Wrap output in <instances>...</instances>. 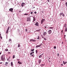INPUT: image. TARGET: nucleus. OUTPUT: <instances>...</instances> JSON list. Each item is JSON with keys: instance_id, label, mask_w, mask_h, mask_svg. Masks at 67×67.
I'll return each instance as SVG.
<instances>
[{"instance_id": "nucleus-29", "label": "nucleus", "mask_w": 67, "mask_h": 67, "mask_svg": "<svg viewBox=\"0 0 67 67\" xmlns=\"http://www.w3.org/2000/svg\"><path fill=\"white\" fill-rule=\"evenodd\" d=\"M36 54H37V50H36Z\"/></svg>"}, {"instance_id": "nucleus-5", "label": "nucleus", "mask_w": 67, "mask_h": 67, "mask_svg": "<svg viewBox=\"0 0 67 67\" xmlns=\"http://www.w3.org/2000/svg\"><path fill=\"white\" fill-rule=\"evenodd\" d=\"M62 15L63 16H65V15L64 14V13H60V16H61V15Z\"/></svg>"}, {"instance_id": "nucleus-21", "label": "nucleus", "mask_w": 67, "mask_h": 67, "mask_svg": "<svg viewBox=\"0 0 67 67\" xmlns=\"http://www.w3.org/2000/svg\"><path fill=\"white\" fill-rule=\"evenodd\" d=\"M65 32H67V27L65 28Z\"/></svg>"}, {"instance_id": "nucleus-28", "label": "nucleus", "mask_w": 67, "mask_h": 67, "mask_svg": "<svg viewBox=\"0 0 67 67\" xmlns=\"http://www.w3.org/2000/svg\"><path fill=\"white\" fill-rule=\"evenodd\" d=\"M24 15H29V14L25 13L24 14Z\"/></svg>"}, {"instance_id": "nucleus-27", "label": "nucleus", "mask_w": 67, "mask_h": 67, "mask_svg": "<svg viewBox=\"0 0 67 67\" xmlns=\"http://www.w3.org/2000/svg\"><path fill=\"white\" fill-rule=\"evenodd\" d=\"M49 29H53V27H49Z\"/></svg>"}, {"instance_id": "nucleus-14", "label": "nucleus", "mask_w": 67, "mask_h": 67, "mask_svg": "<svg viewBox=\"0 0 67 67\" xmlns=\"http://www.w3.org/2000/svg\"><path fill=\"white\" fill-rule=\"evenodd\" d=\"M25 3H23L21 4V6L23 7L24 6V4Z\"/></svg>"}, {"instance_id": "nucleus-35", "label": "nucleus", "mask_w": 67, "mask_h": 67, "mask_svg": "<svg viewBox=\"0 0 67 67\" xmlns=\"http://www.w3.org/2000/svg\"><path fill=\"white\" fill-rule=\"evenodd\" d=\"M36 31H37V32H40V30H36Z\"/></svg>"}, {"instance_id": "nucleus-20", "label": "nucleus", "mask_w": 67, "mask_h": 67, "mask_svg": "<svg viewBox=\"0 0 67 67\" xmlns=\"http://www.w3.org/2000/svg\"><path fill=\"white\" fill-rule=\"evenodd\" d=\"M48 60L49 61V63H51V60L48 59Z\"/></svg>"}, {"instance_id": "nucleus-12", "label": "nucleus", "mask_w": 67, "mask_h": 67, "mask_svg": "<svg viewBox=\"0 0 67 67\" xmlns=\"http://www.w3.org/2000/svg\"><path fill=\"white\" fill-rule=\"evenodd\" d=\"M18 64H19L20 65H21L22 64V62L20 61H19L18 62Z\"/></svg>"}, {"instance_id": "nucleus-51", "label": "nucleus", "mask_w": 67, "mask_h": 67, "mask_svg": "<svg viewBox=\"0 0 67 67\" xmlns=\"http://www.w3.org/2000/svg\"><path fill=\"white\" fill-rule=\"evenodd\" d=\"M32 53H34V52H32Z\"/></svg>"}, {"instance_id": "nucleus-31", "label": "nucleus", "mask_w": 67, "mask_h": 67, "mask_svg": "<svg viewBox=\"0 0 67 67\" xmlns=\"http://www.w3.org/2000/svg\"><path fill=\"white\" fill-rule=\"evenodd\" d=\"M54 49H56V47L55 46H54Z\"/></svg>"}, {"instance_id": "nucleus-63", "label": "nucleus", "mask_w": 67, "mask_h": 67, "mask_svg": "<svg viewBox=\"0 0 67 67\" xmlns=\"http://www.w3.org/2000/svg\"><path fill=\"white\" fill-rule=\"evenodd\" d=\"M66 47H67V46H66Z\"/></svg>"}, {"instance_id": "nucleus-39", "label": "nucleus", "mask_w": 67, "mask_h": 67, "mask_svg": "<svg viewBox=\"0 0 67 67\" xmlns=\"http://www.w3.org/2000/svg\"><path fill=\"white\" fill-rule=\"evenodd\" d=\"M44 40H45V41H46V38H44Z\"/></svg>"}, {"instance_id": "nucleus-54", "label": "nucleus", "mask_w": 67, "mask_h": 67, "mask_svg": "<svg viewBox=\"0 0 67 67\" xmlns=\"http://www.w3.org/2000/svg\"><path fill=\"white\" fill-rule=\"evenodd\" d=\"M63 30H62V31H61V32H63Z\"/></svg>"}, {"instance_id": "nucleus-62", "label": "nucleus", "mask_w": 67, "mask_h": 67, "mask_svg": "<svg viewBox=\"0 0 67 67\" xmlns=\"http://www.w3.org/2000/svg\"><path fill=\"white\" fill-rule=\"evenodd\" d=\"M1 36V34H0V36Z\"/></svg>"}, {"instance_id": "nucleus-26", "label": "nucleus", "mask_w": 67, "mask_h": 67, "mask_svg": "<svg viewBox=\"0 0 67 67\" xmlns=\"http://www.w3.org/2000/svg\"><path fill=\"white\" fill-rule=\"evenodd\" d=\"M15 58V55H14L13 56V58Z\"/></svg>"}, {"instance_id": "nucleus-33", "label": "nucleus", "mask_w": 67, "mask_h": 67, "mask_svg": "<svg viewBox=\"0 0 67 67\" xmlns=\"http://www.w3.org/2000/svg\"><path fill=\"white\" fill-rule=\"evenodd\" d=\"M12 40H11V39H10L9 40V41H10V42Z\"/></svg>"}, {"instance_id": "nucleus-3", "label": "nucleus", "mask_w": 67, "mask_h": 67, "mask_svg": "<svg viewBox=\"0 0 67 67\" xmlns=\"http://www.w3.org/2000/svg\"><path fill=\"white\" fill-rule=\"evenodd\" d=\"M10 29V26L8 27L7 31H6V33L7 34H8V32H9V29Z\"/></svg>"}, {"instance_id": "nucleus-45", "label": "nucleus", "mask_w": 67, "mask_h": 67, "mask_svg": "<svg viewBox=\"0 0 67 67\" xmlns=\"http://www.w3.org/2000/svg\"><path fill=\"white\" fill-rule=\"evenodd\" d=\"M42 45V43H41V44H40V45H41H41Z\"/></svg>"}, {"instance_id": "nucleus-49", "label": "nucleus", "mask_w": 67, "mask_h": 67, "mask_svg": "<svg viewBox=\"0 0 67 67\" xmlns=\"http://www.w3.org/2000/svg\"><path fill=\"white\" fill-rule=\"evenodd\" d=\"M8 54H10V52H8Z\"/></svg>"}, {"instance_id": "nucleus-16", "label": "nucleus", "mask_w": 67, "mask_h": 67, "mask_svg": "<svg viewBox=\"0 0 67 67\" xmlns=\"http://www.w3.org/2000/svg\"><path fill=\"white\" fill-rule=\"evenodd\" d=\"M38 63L39 64H40L41 63V60H38Z\"/></svg>"}, {"instance_id": "nucleus-59", "label": "nucleus", "mask_w": 67, "mask_h": 67, "mask_svg": "<svg viewBox=\"0 0 67 67\" xmlns=\"http://www.w3.org/2000/svg\"><path fill=\"white\" fill-rule=\"evenodd\" d=\"M64 36H66V35H64Z\"/></svg>"}, {"instance_id": "nucleus-61", "label": "nucleus", "mask_w": 67, "mask_h": 67, "mask_svg": "<svg viewBox=\"0 0 67 67\" xmlns=\"http://www.w3.org/2000/svg\"><path fill=\"white\" fill-rule=\"evenodd\" d=\"M62 44H63V42H62Z\"/></svg>"}, {"instance_id": "nucleus-56", "label": "nucleus", "mask_w": 67, "mask_h": 67, "mask_svg": "<svg viewBox=\"0 0 67 67\" xmlns=\"http://www.w3.org/2000/svg\"><path fill=\"white\" fill-rule=\"evenodd\" d=\"M33 8H35V7H34L33 8H32V9H33Z\"/></svg>"}, {"instance_id": "nucleus-34", "label": "nucleus", "mask_w": 67, "mask_h": 67, "mask_svg": "<svg viewBox=\"0 0 67 67\" xmlns=\"http://www.w3.org/2000/svg\"><path fill=\"white\" fill-rule=\"evenodd\" d=\"M25 31L26 32H27V29H25Z\"/></svg>"}, {"instance_id": "nucleus-6", "label": "nucleus", "mask_w": 67, "mask_h": 67, "mask_svg": "<svg viewBox=\"0 0 67 67\" xmlns=\"http://www.w3.org/2000/svg\"><path fill=\"white\" fill-rule=\"evenodd\" d=\"M13 8H10L9 9V11H11V12H13Z\"/></svg>"}, {"instance_id": "nucleus-7", "label": "nucleus", "mask_w": 67, "mask_h": 67, "mask_svg": "<svg viewBox=\"0 0 67 67\" xmlns=\"http://www.w3.org/2000/svg\"><path fill=\"white\" fill-rule=\"evenodd\" d=\"M44 21H45V19H42V20L41 21V24H42V23H43V22H44Z\"/></svg>"}, {"instance_id": "nucleus-43", "label": "nucleus", "mask_w": 67, "mask_h": 67, "mask_svg": "<svg viewBox=\"0 0 67 67\" xmlns=\"http://www.w3.org/2000/svg\"><path fill=\"white\" fill-rule=\"evenodd\" d=\"M58 57L59 56V53L58 54Z\"/></svg>"}, {"instance_id": "nucleus-53", "label": "nucleus", "mask_w": 67, "mask_h": 67, "mask_svg": "<svg viewBox=\"0 0 67 67\" xmlns=\"http://www.w3.org/2000/svg\"><path fill=\"white\" fill-rule=\"evenodd\" d=\"M1 53L0 52V55H1Z\"/></svg>"}, {"instance_id": "nucleus-37", "label": "nucleus", "mask_w": 67, "mask_h": 67, "mask_svg": "<svg viewBox=\"0 0 67 67\" xmlns=\"http://www.w3.org/2000/svg\"><path fill=\"white\" fill-rule=\"evenodd\" d=\"M48 2H49V0H47Z\"/></svg>"}, {"instance_id": "nucleus-24", "label": "nucleus", "mask_w": 67, "mask_h": 67, "mask_svg": "<svg viewBox=\"0 0 67 67\" xmlns=\"http://www.w3.org/2000/svg\"><path fill=\"white\" fill-rule=\"evenodd\" d=\"M20 47V44H19L18 45V47Z\"/></svg>"}, {"instance_id": "nucleus-18", "label": "nucleus", "mask_w": 67, "mask_h": 67, "mask_svg": "<svg viewBox=\"0 0 67 67\" xmlns=\"http://www.w3.org/2000/svg\"><path fill=\"white\" fill-rule=\"evenodd\" d=\"M42 57V55H40L39 57V58H41Z\"/></svg>"}, {"instance_id": "nucleus-52", "label": "nucleus", "mask_w": 67, "mask_h": 67, "mask_svg": "<svg viewBox=\"0 0 67 67\" xmlns=\"http://www.w3.org/2000/svg\"><path fill=\"white\" fill-rule=\"evenodd\" d=\"M45 27V28H46V26H45V27Z\"/></svg>"}, {"instance_id": "nucleus-11", "label": "nucleus", "mask_w": 67, "mask_h": 67, "mask_svg": "<svg viewBox=\"0 0 67 67\" xmlns=\"http://www.w3.org/2000/svg\"><path fill=\"white\" fill-rule=\"evenodd\" d=\"M41 45H37L36 46V47H37V48L38 47H41Z\"/></svg>"}, {"instance_id": "nucleus-40", "label": "nucleus", "mask_w": 67, "mask_h": 67, "mask_svg": "<svg viewBox=\"0 0 67 67\" xmlns=\"http://www.w3.org/2000/svg\"><path fill=\"white\" fill-rule=\"evenodd\" d=\"M34 13H35V14H36L37 13H36V12H34Z\"/></svg>"}, {"instance_id": "nucleus-1", "label": "nucleus", "mask_w": 67, "mask_h": 67, "mask_svg": "<svg viewBox=\"0 0 67 67\" xmlns=\"http://www.w3.org/2000/svg\"><path fill=\"white\" fill-rule=\"evenodd\" d=\"M1 59L2 61H4L5 60V56H4V55H3L1 56Z\"/></svg>"}, {"instance_id": "nucleus-36", "label": "nucleus", "mask_w": 67, "mask_h": 67, "mask_svg": "<svg viewBox=\"0 0 67 67\" xmlns=\"http://www.w3.org/2000/svg\"><path fill=\"white\" fill-rule=\"evenodd\" d=\"M67 2H66V7H67Z\"/></svg>"}, {"instance_id": "nucleus-25", "label": "nucleus", "mask_w": 67, "mask_h": 67, "mask_svg": "<svg viewBox=\"0 0 67 67\" xmlns=\"http://www.w3.org/2000/svg\"><path fill=\"white\" fill-rule=\"evenodd\" d=\"M5 51H8V49H5Z\"/></svg>"}, {"instance_id": "nucleus-15", "label": "nucleus", "mask_w": 67, "mask_h": 67, "mask_svg": "<svg viewBox=\"0 0 67 67\" xmlns=\"http://www.w3.org/2000/svg\"><path fill=\"white\" fill-rule=\"evenodd\" d=\"M46 32H44L43 33V36H45V35H46Z\"/></svg>"}, {"instance_id": "nucleus-30", "label": "nucleus", "mask_w": 67, "mask_h": 67, "mask_svg": "<svg viewBox=\"0 0 67 67\" xmlns=\"http://www.w3.org/2000/svg\"><path fill=\"white\" fill-rule=\"evenodd\" d=\"M66 26V24H65L64 25V27H65Z\"/></svg>"}, {"instance_id": "nucleus-50", "label": "nucleus", "mask_w": 67, "mask_h": 67, "mask_svg": "<svg viewBox=\"0 0 67 67\" xmlns=\"http://www.w3.org/2000/svg\"><path fill=\"white\" fill-rule=\"evenodd\" d=\"M41 66H44V64H42Z\"/></svg>"}, {"instance_id": "nucleus-23", "label": "nucleus", "mask_w": 67, "mask_h": 67, "mask_svg": "<svg viewBox=\"0 0 67 67\" xmlns=\"http://www.w3.org/2000/svg\"><path fill=\"white\" fill-rule=\"evenodd\" d=\"M33 42H36V40H33Z\"/></svg>"}, {"instance_id": "nucleus-32", "label": "nucleus", "mask_w": 67, "mask_h": 67, "mask_svg": "<svg viewBox=\"0 0 67 67\" xmlns=\"http://www.w3.org/2000/svg\"><path fill=\"white\" fill-rule=\"evenodd\" d=\"M37 39L38 40H39V39H40V37H39V36H38V38H37Z\"/></svg>"}, {"instance_id": "nucleus-46", "label": "nucleus", "mask_w": 67, "mask_h": 67, "mask_svg": "<svg viewBox=\"0 0 67 67\" xmlns=\"http://www.w3.org/2000/svg\"><path fill=\"white\" fill-rule=\"evenodd\" d=\"M2 64V62H0V64Z\"/></svg>"}, {"instance_id": "nucleus-13", "label": "nucleus", "mask_w": 67, "mask_h": 67, "mask_svg": "<svg viewBox=\"0 0 67 67\" xmlns=\"http://www.w3.org/2000/svg\"><path fill=\"white\" fill-rule=\"evenodd\" d=\"M8 64H9V62H5V65H8Z\"/></svg>"}, {"instance_id": "nucleus-42", "label": "nucleus", "mask_w": 67, "mask_h": 67, "mask_svg": "<svg viewBox=\"0 0 67 67\" xmlns=\"http://www.w3.org/2000/svg\"><path fill=\"white\" fill-rule=\"evenodd\" d=\"M19 12H20H20H21V10H20Z\"/></svg>"}, {"instance_id": "nucleus-4", "label": "nucleus", "mask_w": 67, "mask_h": 67, "mask_svg": "<svg viewBox=\"0 0 67 67\" xmlns=\"http://www.w3.org/2000/svg\"><path fill=\"white\" fill-rule=\"evenodd\" d=\"M35 25L36 26H39V24H38V23L36 22L35 24Z\"/></svg>"}, {"instance_id": "nucleus-22", "label": "nucleus", "mask_w": 67, "mask_h": 67, "mask_svg": "<svg viewBox=\"0 0 67 67\" xmlns=\"http://www.w3.org/2000/svg\"><path fill=\"white\" fill-rule=\"evenodd\" d=\"M34 49H31V51L32 52H33V51H34Z\"/></svg>"}, {"instance_id": "nucleus-44", "label": "nucleus", "mask_w": 67, "mask_h": 67, "mask_svg": "<svg viewBox=\"0 0 67 67\" xmlns=\"http://www.w3.org/2000/svg\"><path fill=\"white\" fill-rule=\"evenodd\" d=\"M61 66H63V64H61Z\"/></svg>"}, {"instance_id": "nucleus-8", "label": "nucleus", "mask_w": 67, "mask_h": 67, "mask_svg": "<svg viewBox=\"0 0 67 67\" xmlns=\"http://www.w3.org/2000/svg\"><path fill=\"white\" fill-rule=\"evenodd\" d=\"M35 18L34 17L33 20V22L34 23H35Z\"/></svg>"}, {"instance_id": "nucleus-9", "label": "nucleus", "mask_w": 67, "mask_h": 67, "mask_svg": "<svg viewBox=\"0 0 67 67\" xmlns=\"http://www.w3.org/2000/svg\"><path fill=\"white\" fill-rule=\"evenodd\" d=\"M51 32L52 30H49V31H48V33L49 34H51Z\"/></svg>"}, {"instance_id": "nucleus-60", "label": "nucleus", "mask_w": 67, "mask_h": 67, "mask_svg": "<svg viewBox=\"0 0 67 67\" xmlns=\"http://www.w3.org/2000/svg\"><path fill=\"white\" fill-rule=\"evenodd\" d=\"M32 56H33V54L32 55Z\"/></svg>"}, {"instance_id": "nucleus-38", "label": "nucleus", "mask_w": 67, "mask_h": 67, "mask_svg": "<svg viewBox=\"0 0 67 67\" xmlns=\"http://www.w3.org/2000/svg\"><path fill=\"white\" fill-rule=\"evenodd\" d=\"M0 36L1 38V39H2V37L1 36Z\"/></svg>"}, {"instance_id": "nucleus-2", "label": "nucleus", "mask_w": 67, "mask_h": 67, "mask_svg": "<svg viewBox=\"0 0 67 67\" xmlns=\"http://www.w3.org/2000/svg\"><path fill=\"white\" fill-rule=\"evenodd\" d=\"M27 21H30L31 20V18L29 17L27 18Z\"/></svg>"}, {"instance_id": "nucleus-17", "label": "nucleus", "mask_w": 67, "mask_h": 67, "mask_svg": "<svg viewBox=\"0 0 67 67\" xmlns=\"http://www.w3.org/2000/svg\"><path fill=\"white\" fill-rule=\"evenodd\" d=\"M63 63L64 64H66V63H67V62L63 61Z\"/></svg>"}, {"instance_id": "nucleus-47", "label": "nucleus", "mask_w": 67, "mask_h": 67, "mask_svg": "<svg viewBox=\"0 0 67 67\" xmlns=\"http://www.w3.org/2000/svg\"><path fill=\"white\" fill-rule=\"evenodd\" d=\"M31 14H33V12H31Z\"/></svg>"}, {"instance_id": "nucleus-58", "label": "nucleus", "mask_w": 67, "mask_h": 67, "mask_svg": "<svg viewBox=\"0 0 67 67\" xmlns=\"http://www.w3.org/2000/svg\"><path fill=\"white\" fill-rule=\"evenodd\" d=\"M49 59H50V58H49Z\"/></svg>"}, {"instance_id": "nucleus-10", "label": "nucleus", "mask_w": 67, "mask_h": 67, "mask_svg": "<svg viewBox=\"0 0 67 67\" xmlns=\"http://www.w3.org/2000/svg\"><path fill=\"white\" fill-rule=\"evenodd\" d=\"M11 66L12 67H13V62H12L11 63Z\"/></svg>"}, {"instance_id": "nucleus-19", "label": "nucleus", "mask_w": 67, "mask_h": 67, "mask_svg": "<svg viewBox=\"0 0 67 67\" xmlns=\"http://www.w3.org/2000/svg\"><path fill=\"white\" fill-rule=\"evenodd\" d=\"M33 39H31L30 40V41H31V42H33Z\"/></svg>"}, {"instance_id": "nucleus-57", "label": "nucleus", "mask_w": 67, "mask_h": 67, "mask_svg": "<svg viewBox=\"0 0 67 67\" xmlns=\"http://www.w3.org/2000/svg\"><path fill=\"white\" fill-rule=\"evenodd\" d=\"M31 32H28V33H30Z\"/></svg>"}, {"instance_id": "nucleus-55", "label": "nucleus", "mask_w": 67, "mask_h": 67, "mask_svg": "<svg viewBox=\"0 0 67 67\" xmlns=\"http://www.w3.org/2000/svg\"><path fill=\"white\" fill-rule=\"evenodd\" d=\"M18 60H20V59H17Z\"/></svg>"}, {"instance_id": "nucleus-64", "label": "nucleus", "mask_w": 67, "mask_h": 67, "mask_svg": "<svg viewBox=\"0 0 67 67\" xmlns=\"http://www.w3.org/2000/svg\"><path fill=\"white\" fill-rule=\"evenodd\" d=\"M6 66H7V65H6Z\"/></svg>"}, {"instance_id": "nucleus-48", "label": "nucleus", "mask_w": 67, "mask_h": 67, "mask_svg": "<svg viewBox=\"0 0 67 67\" xmlns=\"http://www.w3.org/2000/svg\"><path fill=\"white\" fill-rule=\"evenodd\" d=\"M43 54H44V53H42V54H41V55H42H42H43Z\"/></svg>"}, {"instance_id": "nucleus-41", "label": "nucleus", "mask_w": 67, "mask_h": 67, "mask_svg": "<svg viewBox=\"0 0 67 67\" xmlns=\"http://www.w3.org/2000/svg\"><path fill=\"white\" fill-rule=\"evenodd\" d=\"M33 54V53H32V52H31V53H30V55H32V54Z\"/></svg>"}]
</instances>
